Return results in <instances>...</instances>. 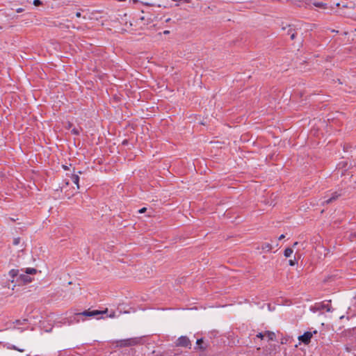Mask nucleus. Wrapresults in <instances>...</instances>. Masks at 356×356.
<instances>
[{
  "label": "nucleus",
  "mask_w": 356,
  "mask_h": 356,
  "mask_svg": "<svg viewBox=\"0 0 356 356\" xmlns=\"http://www.w3.org/2000/svg\"><path fill=\"white\" fill-rule=\"evenodd\" d=\"M147 209L145 207H143L142 209H140L139 211H138V213H143L146 211Z\"/></svg>",
  "instance_id": "25"
},
{
  "label": "nucleus",
  "mask_w": 356,
  "mask_h": 356,
  "mask_svg": "<svg viewBox=\"0 0 356 356\" xmlns=\"http://www.w3.org/2000/svg\"><path fill=\"white\" fill-rule=\"evenodd\" d=\"M273 248V246L269 243H264L261 245L260 248H258V249H261L262 250H266L268 252L270 251Z\"/></svg>",
  "instance_id": "11"
},
{
  "label": "nucleus",
  "mask_w": 356,
  "mask_h": 356,
  "mask_svg": "<svg viewBox=\"0 0 356 356\" xmlns=\"http://www.w3.org/2000/svg\"><path fill=\"white\" fill-rule=\"evenodd\" d=\"M353 330H354V331H355V330H356V328L353 329Z\"/></svg>",
  "instance_id": "35"
},
{
  "label": "nucleus",
  "mask_w": 356,
  "mask_h": 356,
  "mask_svg": "<svg viewBox=\"0 0 356 356\" xmlns=\"http://www.w3.org/2000/svg\"><path fill=\"white\" fill-rule=\"evenodd\" d=\"M196 343L199 349L202 350H206L207 346H204V343L202 339H197Z\"/></svg>",
  "instance_id": "12"
},
{
  "label": "nucleus",
  "mask_w": 356,
  "mask_h": 356,
  "mask_svg": "<svg viewBox=\"0 0 356 356\" xmlns=\"http://www.w3.org/2000/svg\"><path fill=\"white\" fill-rule=\"evenodd\" d=\"M145 5H147V6H154V4L152 3H144Z\"/></svg>",
  "instance_id": "30"
},
{
  "label": "nucleus",
  "mask_w": 356,
  "mask_h": 356,
  "mask_svg": "<svg viewBox=\"0 0 356 356\" xmlns=\"http://www.w3.org/2000/svg\"><path fill=\"white\" fill-rule=\"evenodd\" d=\"M25 272L28 275H33V274H35L36 273L37 270L35 268H26Z\"/></svg>",
  "instance_id": "19"
},
{
  "label": "nucleus",
  "mask_w": 356,
  "mask_h": 356,
  "mask_svg": "<svg viewBox=\"0 0 356 356\" xmlns=\"http://www.w3.org/2000/svg\"><path fill=\"white\" fill-rule=\"evenodd\" d=\"M171 21V19L170 18H168L165 19V22L168 23V22H170Z\"/></svg>",
  "instance_id": "31"
},
{
  "label": "nucleus",
  "mask_w": 356,
  "mask_h": 356,
  "mask_svg": "<svg viewBox=\"0 0 356 356\" xmlns=\"http://www.w3.org/2000/svg\"><path fill=\"white\" fill-rule=\"evenodd\" d=\"M33 4L35 6H39L42 5V1L40 0H34Z\"/></svg>",
  "instance_id": "21"
},
{
  "label": "nucleus",
  "mask_w": 356,
  "mask_h": 356,
  "mask_svg": "<svg viewBox=\"0 0 356 356\" xmlns=\"http://www.w3.org/2000/svg\"><path fill=\"white\" fill-rule=\"evenodd\" d=\"M293 252V251L291 248H287L285 249V250L284 252V255L286 257H289L292 254Z\"/></svg>",
  "instance_id": "15"
},
{
  "label": "nucleus",
  "mask_w": 356,
  "mask_h": 356,
  "mask_svg": "<svg viewBox=\"0 0 356 356\" xmlns=\"http://www.w3.org/2000/svg\"><path fill=\"white\" fill-rule=\"evenodd\" d=\"M265 337H267L269 341H275L276 339L275 334L271 331H266L264 332Z\"/></svg>",
  "instance_id": "10"
},
{
  "label": "nucleus",
  "mask_w": 356,
  "mask_h": 356,
  "mask_svg": "<svg viewBox=\"0 0 356 356\" xmlns=\"http://www.w3.org/2000/svg\"><path fill=\"white\" fill-rule=\"evenodd\" d=\"M7 348L10 349V350H17L19 352H24V349H20V348H17V346H15V345H12V344H8L7 346Z\"/></svg>",
  "instance_id": "17"
},
{
  "label": "nucleus",
  "mask_w": 356,
  "mask_h": 356,
  "mask_svg": "<svg viewBox=\"0 0 356 356\" xmlns=\"http://www.w3.org/2000/svg\"><path fill=\"white\" fill-rule=\"evenodd\" d=\"M140 341L138 338H129L117 341V346L120 347H129L137 345Z\"/></svg>",
  "instance_id": "2"
},
{
  "label": "nucleus",
  "mask_w": 356,
  "mask_h": 356,
  "mask_svg": "<svg viewBox=\"0 0 356 356\" xmlns=\"http://www.w3.org/2000/svg\"><path fill=\"white\" fill-rule=\"evenodd\" d=\"M350 237L352 238H354V237H356V232H353L350 234Z\"/></svg>",
  "instance_id": "26"
},
{
  "label": "nucleus",
  "mask_w": 356,
  "mask_h": 356,
  "mask_svg": "<svg viewBox=\"0 0 356 356\" xmlns=\"http://www.w3.org/2000/svg\"><path fill=\"white\" fill-rule=\"evenodd\" d=\"M296 259H290V260L289 261V264L290 266H295V265H296Z\"/></svg>",
  "instance_id": "23"
},
{
  "label": "nucleus",
  "mask_w": 356,
  "mask_h": 356,
  "mask_svg": "<svg viewBox=\"0 0 356 356\" xmlns=\"http://www.w3.org/2000/svg\"><path fill=\"white\" fill-rule=\"evenodd\" d=\"M19 241H20V238H16L13 241V244L15 245H18L19 243Z\"/></svg>",
  "instance_id": "24"
},
{
  "label": "nucleus",
  "mask_w": 356,
  "mask_h": 356,
  "mask_svg": "<svg viewBox=\"0 0 356 356\" xmlns=\"http://www.w3.org/2000/svg\"><path fill=\"white\" fill-rule=\"evenodd\" d=\"M28 320L26 318H24L23 320H16L11 323V324H15V325H24Z\"/></svg>",
  "instance_id": "16"
},
{
  "label": "nucleus",
  "mask_w": 356,
  "mask_h": 356,
  "mask_svg": "<svg viewBox=\"0 0 356 356\" xmlns=\"http://www.w3.org/2000/svg\"><path fill=\"white\" fill-rule=\"evenodd\" d=\"M18 273H19V270H18L12 269V270L9 272V275H10V276L13 279H14L15 277H17V276Z\"/></svg>",
  "instance_id": "18"
},
{
  "label": "nucleus",
  "mask_w": 356,
  "mask_h": 356,
  "mask_svg": "<svg viewBox=\"0 0 356 356\" xmlns=\"http://www.w3.org/2000/svg\"><path fill=\"white\" fill-rule=\"evenodd\" d=\"M314 308L318 311L326 310L327 312H333L330 300L316 303Z\"/></svg>",
  "instance_id": "3"
},
{
  "label": "nucleus",
  "mask_w": 356,
  "mask_h": 356,
  "mask_svg": "<svg viewBox=\"0 0 356 356\" xmlns=\"http://www.w3.org/2000/svg\"><path fill=\"white\" fill-rule=\"evenodd\" d=\"M63 168H64V169H65V170H67V166H65V165H64V166H63Z\"/></svg>",
  "instance_id": "34"
},
{
  "label": "nucleus",
  "mask_w": 356,
  "mask_h": 356,
  "mask_svg": "<svg viewBox=\"0 0 356 356\" xmlns=\"http://www.w3.org/2000/svg\"><path fill=\"white\" fill-rule=\"evenodd\" d=\"M256 337H257V338H259V339H263L265 337V335H264V333L259 332V333L256 335Z\"/></svg>",
  "instance_id": "22"
},
{
  "label": "nucleus",
  "mask_w": 356,
  "mask_h": 356,
  "mask_svg": "<svg viewBox=\"0 0 356 356\" xmlns=\"http://www.w3.org/2000/svg\"><path fill=\"white\" fill-rule=\"evenodd\" d=\"M284 30L286 31V35L290 36L291 40H293L297 35V30L293 25H288L286 27H283Z\"/></svg>",
  "instance_id": "5"
},
{
  "label": "nucleus",
  "mask_w": 356,
  "mask_h": 356,
  "mask_svg": "<svg viewBox=\"0 0 356 356\" xmlns=\"http://www.w3.org/2000/svg\"><path fill=\"white\" fill-rule=\"evenodd\" d=\"M19 280L24 284L29 283L32 281L31 278L28 275L21 274L19 276Z\"/></svg>",
  "instance_id": "9"
},
{
  "label": "nucleus",
  "mask_w": 356,
  "mask_h": 356,
  "mask_svg": "<svg viewBox=\"0 0 356 356\" xmlns=\"http://www.w3.org/2000/svg\"><path fill=\"white\" fill-rule=\"evenodd\" d=\"M129 1L130 2L132 1L133 3H136V2H138V0H129Z\"/></svg>",
  "instance_id": "32"
},
{
  "label": "nucleus",
  "mask_w": 356,
  "mask_h": 356,
  "mask_svg": "<svg viewBox=\"0 0 356 356\" xmlns=\"http://www.w3.org/2000/svg\"><path fill=\"white\" fill-rule=\"evenodd\" d=\"M169 33H170V31H168V30H165L163 31V34H165V35H168Z\"/></svg>",
  "instance_id": "29"
},
{
  "label": "nucleus",
  "mask_w": 356,
  "mask_h": 356,
  "mask_svg": "<svg viewBox=\"0 0 356 356\" xmlns=\"http://www.w3.org/2000/svg\"><path fill=\"white\" fill-rule=\"evenodd\" d=\"M71 179L72 182L76 185L77 188H79V177L77 175H72Z\"/></svg>",
  "instance_id": "14"
},
{
  "label": "nucleus",
  "mask_w": 356,
  "mask_h": 356,
  "mask_svg": "<svg viewBox=\"0 0 356 356\" xmlns=\"http://www.w3.org/2000/svg\"><path fill=\"white\" fill-rule=\"evenodd\" d=\"M140 20L144 25H149L153 22V19L151 15H143L140 17Z\"/></svg>",
  "instance_id": "8"
},
{
  "label": "nucleus",
  "mask_w": 356,
  "mask_h": 356,
  "mask_svg": "<svg viewBox=\"0 0 356 356\" xmlns=\"http://www.w3.org/2000/svg\"><path fill=\"white\" fill-rule=\"evenodd\" d=\"M177 346L190 348L191 343L189 339L187 337L182 336L177 339Z\"/></svg>",
  "instance_id": "6"
},
{
  "label": "nucleus",
  "mask_w": 356,
  "mask_h": 356,
  "mask_svg": "<svg viewBox=\"0 0 356 356\" xmlns=\"http://www.w3.org/2000/svg\"><path fill=\"white\" fill-rule=\"evenodd\" d=\"M71 132L74 135H76V136L79 135V131L78 129L74 128V129H72Z\"/></svg>",
  "instance_id": "20"
},
{
  "label": "nucleus",
  "mask_w": 356,
  "mask_h": 356,
  "mask_svg": "<svg viewBox=\"0 0 356 356\" xmlns=\"http://www.w3.org/2000/svg\"><path fill=\"white\" fill-rule=\"evenodd\" d=\"M344 194H345V191L342 188H339L338 191H336L334 193H332V196L330 198L325 200L322 202V204L325 205V204H328L330 203H332V202L335 201L339 197L343 195Z\"/></svg>",
  "instance_id": "4"
},
{
  "label": "nucleus",
  "mask_w": 356,
  "mask_h": 356,
  "mask_svg": "<svg viewBox=\"0 0 356 356\" xmlns=\"http://www.w3.org/2000/svg\"><path fill=\"white\" fill-rule=\"evenodd\" d=\"M284 237H285V236H284V234H282V235H280V236H279L278 239H279V240H282V239L284 238Z\"/></svg>",
  "instance_id": "28"
},
{
  "label": "nucleus",
  "mask_w": 356,
  "mask_h": 356,
  "mask_svg": "<svg viewBox=\"0 0 356 356\" xmlns=\"http://www.w3.org/2000/svg\"><path fill=\"white\" fill-rule=\"evenodd\" d=\"M107 312V309L105 311H99V310H85L82 312H78L75 313L74 315L72 317H70V319L69 321V323H79L80 322V317H96L97 319L100 318L99 317L100 315L105 314Z\"/></svg>",
  "instance_id": "1"
},
{
  "label": "nucleus",
  "mask_w": 356,
  "mask_h": 356,
  "mask_svg": "<svg viewBox=\"0 0 356 356\" xmlns=\"http://www.w3.org/2000/svg\"><path fill=\"white\" fill-rule=\"evenodd\" d=\"M297 245H298V242H295V243H293V247H295V246H297Z\"/></svg>",
  "instance_id": "33"
},
{
  "label": "nucleus",
  "mask_w": 356,
  "mask_h": 356,
  "mask_svg": "<svg viewBox=\"0 0 356 356\" xmlns=\"http://www.w3.org/2000/svg\"><path fill=\"white\" fill-rule=\"evenodd\" d=\"M313 5L316 7L322 8V9H327L328 6L326 3L323 2H314Z\"/></svg>",
  "instance_id": "13"
},
{
  "label": "nucleus",
  "mask_w": 356,
  "mask_h": 356,
  "mask_svg": "<svg viewBox=\"0 0 356 356\" xmlns=\"http://www.w3.org/2000/svg\"><path fill=\"white\" fill-rule=\"evenodd\" d=\"M312 335H313L312 332H306L302 335L298 337V339L303 343L308 344L311 341V338L312 337Z\"/></svg>",
  "instance_id": "7"
},
{
  "label": "nucleus",
  "mask_w": 356,
  "mask_h": 356,
  "mask_svg": "<svg viewBox=\"0 0 356 356\" xmlns=\"http://www.w3.org/2000/svg\"><path fill=\"white\" fill-rule=\"evenodd\" d=\"M76 17H81V13L80 12H77L76 13Z\"/></svg>",
  "instance_id": "27"
}]
</instances>
